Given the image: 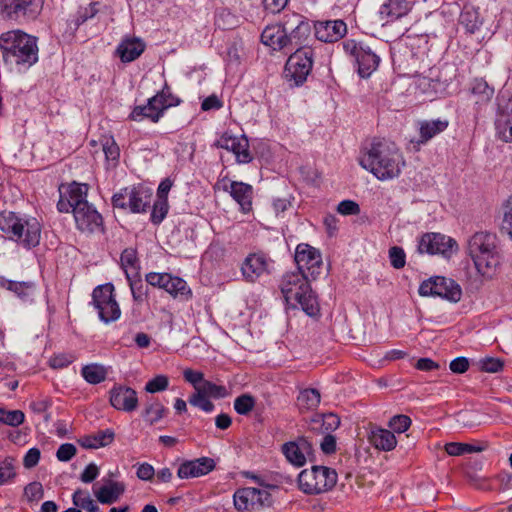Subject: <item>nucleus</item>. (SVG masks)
Wrapping results in <instances>:
<instances>
[{
    "mask_svg": "<svg viewBox=\"0 0 512 512\" xmlns=\"http://www.w3.org/2000/svg\"><path fill=\"white\" fill-rule=\"evenodd\" d=\"M311 33V26L304 16L286 13L275 24L268 25L261 34L262 43L273 50L296 49L285 65V77L295 85L302 84L313 66V51L302 46Z\"/></svg>",
    "mask_w": 512,
    "mask_h": 512,
    "instance_id": "obj_1",
    "label": "nucleus"
},
{
    "mask_svg": "<svg viewBox=\"0 0 512 512\" xmlns=\"http://www.w3.org/2000/svg\"><path fill=\"white\" fill-rule=\"evenodd\" d=\"M359 164L379 180L398 177L405 165L404 157L394 142L382 139L372 142L359 159Z\"/></svg>",
    "mask_w": 512,
    "mask_h": 512,
    "instance_id": "obj_2",
    "label": "nucleus"
},
{
    "mask_svg": "<svg viewBox=\"0 0 512 512\" xmlns=\"http://www.w3.org/2000/svg\"><path fill=\"white\" fill-rule=\"evenodd\" d=\"M0 49L5 63L30 67L38 61L37 38L22 30L2 33Z\"/></svg>",
    "mask_w": 512,
    "mask_h": 512,
    "instance_id": "obj_3",
    "label": "nucleus"
},
{
    "mask_svg": "<svg viewBox=\"0 0 512 512\" xmlns=\"http://www.w3.org/2000/svg\"><path fill=\"white\" fill-rule=\"evenodd\" d=\"M281 292L288 305L298 306L309 316L319 313V304L313 294L308 278L297 272L286 274L281 282Z\"/></svg>",
    "mask_w": 512,
    "mask_h": 512,
    "instance_id": "obj_4",
    "label": "nucleus"
},
{
    "mask_svg": "<svg viewBox=\"0 0 512 512\" xmlns=\"http://www.w3.org/2000/svg\"><path fill=\"white\" fill-rule=\"evenodd\" d=\"M468 251L477 271L483 276L490 277L500 263L498 238L494 233H475L468 242Z\"/></svg>",
    "mask_w": 512,
    "mask_h": 512,
    "instance_id": "obj_5",
    "label": "nucleus"
},
{
    "mask_svg": "<svg viewBox=\"0 0 512 512\" xmlns=\"http://www.w3.org/2000/svg\"><path fill=\"white\" fill-rule=\"evenodd\" d=\"M22 229H26L24 246L27 248L37 246L41 235V227L37 219L22 218L10 211L0 213V230L7 234L10 239L21 238Z\"/></svg>",
    "mask_w": 512,
    "mask_h": 512,
    "instance_id": "obj_6",
    "label": "nucleus"
},
{
    "mask_svg": "<svg viewBox=\"0 0 512 512\" xmlns=\"http://www.w3.org/2000/svg\"><path fill=\"white\" fill-rule=\"evenodd\" d=\"M337 483L335 470L325 466H312L298 476L299 488L306 494L316 495L331 490Z\"/></svg>",
    "mask_w": 512,
    "mask_h": 512,
    "instance_id": "obj_7",
    "label": "nucleus"
},
{
    "mask_svg": "<svg viewBox=\"0 0 512 512\" xmlns=\"http://www.w3.org/2000/svg\"><path fill=\"white\" fill-rule=\"evenodd\" d=\"M153 193L143 186H131L121 189L112 197L113 207L143 213L150 206Z\"/></svg>",
    "mask_w": 512,
    "mask_h": 512,
    "instance_id": "obj_8",
    "label": "nucleus"
},
{
    "mask_svg": "<svg viewBox=\"0 0 512 512\" xmlns=\"http://www.w3.org/2000/svg\"><path fill=\"white\" fill-rule=\"evenodd\" d=\"M42 7L43 0H0V16L15 22L34 20Z\"/></svg>",
    "mask_w": 512,
    "mask_h": 512,
    "instance_id": "obj_9",
    "label": "nucleus"
},
{
    "mask_svg": "<svg viewBox=\"0 0 512 512\" xmlns=\"http://www.w3.org/2000/svg\"><path fill=\"white\" fill-rule=\"evenodd\" d=\"M92 303L99 318L105 322H114L121 316L120 307L114 296V286L110 283L97 286L92 293Z\"/></svg>",
    "mask_w": 512,
    "mask_h": 512,
    "instance_id": "obj_10",
    "label": "nucleus"
},
{
    "mask_svg": "<svg viewBox=\"0 0 512 512\" xmlns=\"http://www.w3.org/2000/svg\"><path fill=\"white\" fill-rule=\"evenodd\" d=\"M419 294L421 296L441 297L450 302L456 303L461 299L462 290L454 280L436 276L431 277L420 284Z\"/></svg>",
    "mask_w": 512,
    "mask_h": 512,
    "instance_id": "obj_11",
    "label": "nucleus"
},
{
    "mask_svg": "<svg viewBox=\"0 0 512 512\" xmlns=\"http://www.w3.org/2000/svg\"><path fill=\"white\" fill-rule=\"evenodd\" d=\"M233 501L238 511H259L270 507L273 503L268 491L253 487L237 489L233 495Z\"/></svg>",
    "mask_w": 512,
    "mask_h": 512,
    "instance_id": "obj_12",
    "label": "nucleus"
},
{
    "mask_svg": "<svg viewBox=\"0 0 512 512\" xmlns=\"http://www.w3.org/2000/svg\"><path fill=\"white\" fill-rule=\"evenodd\" d=\"M295 262L299 270L298 273L312 279L317 278L323 265L319 250L306 243L297 245Z\"/></svg>",
    "mask_w": 512,
    "mask_h": 512,
    "instance_id": "obj_13",
    "label": "nucleus"
},
{
    "mask_svg": "<svg viewBox=\"0 0 512 512\" xmlns=\"http://www.w3.org/2000/svg\"><path fill=\"white\" fill-rule=\"evenodd\" d=\"M457 248L456 241L451 237L440 233H426L420 238L417 250L420 254H441L449 258Z\"/></svg>",
    "mask_w": 512,
    "mask_h": 512,
    "instance_id": "obj_14",
    "label": "nucleus"
},
{
    "mask_svg": "<svg viewBox=\"0 0 512 512\" xmlns=\"http://www.w3.org/2000/svg\"><path fill=\"white\" fill-rule=\"evenodd\" d=\"M218 148L231 151L238 163L246 164L252 160V156L249 151V142L245 136H232L228 133H224L216 142Z\"/></svg>",
    "mask_w": 512,
    "mask_h": 512,
    "instance_id": "obj_15",
    "label": "nucleus"
},
{
    "mask_svg": "<svg viewBox=\"0 0 512 512\" xmlns=\"http://www.w3.org/2000/svg\"><path fill=\"white\" fill-rule=\"evenodd\" d=\"M79 230L93 232L102 225V216L89 203H82L73 212Z\"/></svg>",
    "mask_w": 512,
    "mask_h": 512,
    "instance_id": "obj_16",
    "label": "nucleus"
},
{
    "mask_svg": "<svg viewBox=\"0 0 512 512\" xmlns=\"http://www.w3.org/2000/svg\"><path fill=\"white\" fill-rule=\"evenodd\" d=\"M215 468V462L209 457L188 460L180 464L177 476L180 479L196 478L207 475Z\"/></svg>",
    "mask_w": 512,
    "mask_h": 512,
    "instance_id": "obj_17",
    "label": "nucleus"
},
{
    "mask_svg": "<svg viewBox=\"0 0 512 512\" xmlns=\"http://www.w3.org/2000/svg\"><path fill=\"white\" fill-rule=\"evenodd\" d=\"M315 37L322 42H336L343 38L347 26L342 20H329L317 22L314 26Z\"/></svg>",
    "mask_w": 512,
    "mask_h": 512,
    "instance_id": "obj_18",
    "label": "nucleus"
},
{
    "mask_svg": "<svg viewBox=\"0 0 512 512\" xmlns=\"http://www.w3.org/2000/svg\"><path fill=\"white\" fill-rule=\"evenodd\" d=\"M110 403L117 410L132 412L138 406L137 393L130 387H114L110 391Z\"/></svg>",
    "mask_w": 512,
    "mask_h": 512,
    "instance_id": "obj_19",
    "label": "nucleus"
},
{
    "mask_svg": "<svg viewBox=\"0 0 512 512\" xmlns=\"http://www.w3.org/2000/svg\"><path fill=\"white\" fill-rule=\"evenodd\" d=\"M146 44L138 37H124L118 44L115 55L120 58L123 63H129L141 56L145 51Z\"/></svg>",
    "mask_w": 512,
    "mask_h": 512,
    "instance_id": "obj_20",
    "label": "nucleus"
},
{
    "mask_svg": "<svg viewBox=\"0 0 512 512\" xmlns=\"http://www.w3.org/2000/svg\"><path fill=\"white\" fill-rule=\"evenodd\" d=\"M268 270V262L264 255L258 253L249 254L241 266L244 279L254 282Z\"/></svg>",
    "mask_w": 512,
    "mask_h": 512,
    "instance_id": "obj_21",
    "label": "nucleus"
},
{
    "mask_svg": "<svg viewBox=\"0 0 512 512\" xmlns=\"http://www.w3.org/2000/svg\"><path fill=\"white\" fill-rule=\"evenodd\" d=\"M282 451L287 460L295 466H303L306 462V455L312 451V443L306 438H299L296 442L285 443Z\"/></svg>",
    "mask_w": 512,
    "mask_h": 512,
    "instance_id": "obj_22",
    "label": "nucleus"
},
{
    "mask_svg": "<svg viewBox=\"0 0 512 512\" xmlns=\"http://www.w3.org/2000/svg\"><path fill=\"white\" fill-rule=\"evenodd\" d=\"M120 261L121 266L129 281L133 298L138 299L139 296L136 295L135 291V285L137 284V282L133 281L134 278L138 277L140 268L136 249L126 248L121 254Z\"/></svg>",
    "mask_w": 512,
    "mask_h": 512,
    "instance_id": "obj_23",
    "label": "nucleus"
},
{
    "mask_svg": "<svg viewBox=\"0 0 512 512\" xmlns=\"http://www.w3.org/2000/svg\"><path fill=\"white\" fill-rule=\"evenodd\" d=\"M419 130V138L412 143H416L418 146L422 144H426L433 137L445 131L449 122L446 119H432V120H421L417 123Z\"/></svg>",
    "mask_w": 512,
    "mask_h": 512,
    "instance_id": "obj_24",
    "label": "nucleus"
},
{
    "mask_svg": "<svg viewBox=\"0 0 512 512\" xmlns=\"http://www.w3.org/2000/svg\"><path fill=\"white\" fill-rule=\"evenodd\" d=\"M225 190L229 191L231 197L239 204L242 212L248 213L252 210L253 188L251 185L232 181L229 188L225 187Z\"/></svg>",
    "mask_w": 512,
    "mask_h": 512,
    "instance_id": "obj_25",
    "label": "nucleus"
},
{
    "mask_svg": "<svg viewBox=\"0 0 512 512\" xmlns=\"http://www.w3.org/2000/svg\"><path fill=\"white\" fill-rule=\"evenodd\" d=\"M413 0H387L380 8L379 14L387 22L399 19L409 13Z\"/></svg>",
    "mask_w": 512,
    "mask_h": 512,
    "instance_id": "obj_26",
    "label": "nucleus"
},
{
    "mask_svg": "<svg viewBox=\"0 0 512 512\" xmlns=\"http://www.w3.org/2000/svg\"><path fill=\"white\" fill-rule=\"evenodd\" d=\"M368 439L373 447L386 452L392 451L397 445L394 433L380 427L371 428Z\"/></svg>",
    "mask_w": 512,
    "mask_h": 512,
    "instance_id": "obj_27",
    "label": "nucleus"
},
{
    "mask_svg": "<svg viewBox=\"0 0 512 512\" xmlns=\"http://www.w3.org/2000/svg\"><path fill=\"white\" fill-rule=\"evenodd\" d=\"M114 439L115 432L108 428L93 434L84 435L78 439V443L85 449H99L110 445Z\"/></svg>",
    "mask_w": 512,
    "mask_h": 512,
    "instance_id": "obj_28",
    "label": "nucleus"
},
{
    "mask_svg": "<svg viewBox=\"0 0 512 512\" xmlns=\"http://www.w3.org/2000/svg\"><path fill=\"white\" fill-rule=\"evenodd\" d=\"M496 126L501 139L512 142V98L505 105H499Z\"/></svg>",
    "mask_w": 512,
    "mask_h": 512,
    "instance_id": "obj_29",
    "label": "nucleus"
},
{
    "mask_svg": "<svg viewBox=\"0 0 512 512\" xmlns=\"http://www.w3.org/2000/svg\"><path fill=\"white\" fill-rule=\"evenodd\" d=\"M126 486L123 482L109 480L94 493L97 500L102 504H112L124 494Z\"/></svg>",
    "mask_w": 512,
    "mask_h": 512,
    "instance_id": "obj_30",
    "label": "nucleus"
},
{
    "mask_svg": "<svg viewBox=\"0 0 512 512\" xmlns=\"http://www.w3.org/2000/svg\"><path fill=\"white\" fill-rule=\"evenodd\" d=\"M358 66V74L362 78L369 77L378 67L380 58L367 46L360 50L355 60Z\"/></svg>",
    "mask_w": 512,
    "mask_h": 512,
    "instance_id": "obj_31",
    "label": "nucleus"
},
{
    "mask_svg": "<svg viewBox=\"0 0 512 512\" xmlns=\"http://www.w3.org/2000/svg\"><path fill=\"white\" fill-rule=\"evenodd\" d=\"M0 287L13 292L22 300L30 299L35 290V285L31 281L18 282L5 279L4 277H0Z\"/></svg>",
    "mask_w": 512,
    "mask_h": 512,
    "instance_id": "obj_32",
    "label": "nucleus"
},
{
    "mask_svg": "<svg viewBox=\"0 0 512 512\" xmlns=\"http://www.w3.org/2000/svg\"><path fill=\"white\" fill-rule=\"evenodd\" d=\"M459 21L471 34L475 33L482 25L478 9L469 4L464 5Z\"/></svg>",
    "mask_w": 512,
    "mask_h": 512,
    "instance_id": "obj_33",
    "label": "nucleus"
},
{
    "mask_svg": "<svg viewBox=\"0 0 512 512\" xmlns=\"http://www.w3.org/2000/svg\"><path fill=\"white\" fill-rule=\"evenodd\" d=\"M340 425V418L333 413L324 414L321 417L315 418L311 421V430H321L323 433H330L336 430Z\"/></svg>",
    "mask_w": 512,
    "mask_h": 512,
    "instance_id": "obj_34",
    "label": "nucleus"
},
{
    "mask_svg": "<svg viewBox=\"0 0 512 512\" xmlns=\"http://www.w3.org/2000/svg\"><path fill=\"white\" fill-rule=\"evenodd\" d=\"M87 190V185L78 183H73L66 188L64 193L72 204V212H75L80 204L88 203L86 200Z\"/></svg>",
    "mask_w": 512,
    "mask_h": 512,
    "instance_id": "obj_35",
    "label": "nucleus"
},
{
    "mask_svg": "<svg viewBox=\"0 0 512 512\" xmlns=\"http://www.w3.org/2000/svg\"><path fill=\"white\" fill-rule=\"evenodd\" d=\"M320 399V392L317 389L308 388L299 393L297 402L300 408L311 410L318 407Z\"/></svg>",
    "mask_w": 512,
    "mask_h": 512,
    "instance_id": "obj_36",
    "label": "nucleus"
},
{
    "mask_svg": "<svg viewBox=\"0 0 512 512\" xmlns=\"http://www.w3.org/2000/svg\"><path fill=\"white\" fill-rule=\"evenodd\" d=\"M81 374L88 383L95 385L106 379L107 371L102 365L89 364L82 368Z\"/></svg>",
    "mask_w": 512,
    "mask_h": 512,
    "instance_id": "obj_37",
    "label": "nucleus"
},
{
    "mask_svg": "<svg viewBox=\"0 0 512 512\" xmlns=\"http://www.w3.org/2000/svg\"><path fill=\"white\" fill-rule=\"evenodd\" d=\"M72 500L76 507L84 509L88 512H99V506L96 504L88 491L81 489L76 490L73 494Z\"/></svg>",
    "mask_w": 512,
    "mask_h": 512,
    "instance_id": "obj_38",
    "label": "nucleus"
},
{
    "mask_svg": "<svg viewBox=\"0 0 512 512\" xmlns=\"http://www.w3.org/2000/svg\"><path fill=\"white\" fill-rule=\"evenodd\" d=\"M165 291L174 297H182L184 299H189L191 297V290L187 286V283L182 278L176 276H171Z\"/></svg>",
    "mask_w": 512,
    "mask_h": 512,
    "instance_id": "obj_39",
    "label": "nucleus"
},
{
    "mask_svg": "<svg viewBox=\"0 0 512 512\" xmlns=\"http://www.w3.org/2000/svg\"><path fill=\"white\" fill-rule=\"evenodd\" d=\"M484 449L485 446H476L460 442H450L445 445V451L450 456H461L464 454L482 452Z\"/></svg>",
    "mask_w": 512,
    "mask_h": 512,
    "instance_id": "obj_40",
    "label": "nucleus"
},
{
    "mask_svg": "<svg viewBox=\"0 0 512 512\" xmlns=\"http://www.w3.org/2000/svg\"><path fill=\"white\" fill-rule=\"evenodd\" d=\"M198 391L201 394L214 399L225 398L228 395V391L225 386L217 385L208 380H205L204 383L199 386Z\"/></svg>",
    "mask_w": 512,
    "mask_h": 512,
    "instance_id": "obj_41",
    "label": "nucleus"
},
{
    "mask_svg": "<svg viewBox=\"0 0 512 512\" xmlns=\"http://www.w3.org/2000/svg\"><path fill=\"white\" fill-rule=\"evenodd\" d=\"M502 214L501 230L512 241V195L503 203Z\"/></svg>",
    "mask_w": 512,
    "mask_h": 512,
    "instance_id": "obj_42",
    "label": "nucleus"
},
{
    "mask_svg": "<svg viewBox=\"0 0 512 512\" xmlns=\"http://www.w3.org/2000/svg\"><path fill=\"white\" fill-rule=\"evenodd\" d=\"M130 118L134 121L142 120L143 118H148L152 122H158L160 119V113L152 110V107L149 103L144 106H136L130 114Z\"/></svg>",
    "mask_w": 512,
    "mask_h": 512,
    "instance_id": "obj_43",
    "label": "nucleus"
},
{
    "mask_svg": "<svg viewBox=\"0 0 512 512\" xmlns=\"http://www.w3.org/2000/svg\"><path fill=\"white\" fill-rule=\"evenodd\" d=\"M170 95H167L165 91H161L148 100V103L152 107V110L160 113V117L163 112L170 106L173 105L172 100L169 99Z\"/></svg>",
    "mask_w": 512,
    "mask_h": 512,
    "instance_id": "obj_44",
    "label": "nucleus"
},
{
    "mask_svg": "<svg viewBox=\"0 0 512 512\" xmlns=\"http://www.w3.org/2000/svg\"><path fill=\"white\" fill-rule=\"evenodd\" d=\"M164 413V406L160 402L154 401L146 406L144 410V417L152 425L162 419Z\"/></svg>",
    "mask_w": 512,
    "mask_h": 512,
    "instance_id": "obj_45",
    "label": "nucleus"
},
{
    "mask_svg": "<svg viewBox=\"0 0 512 512\" xmlns=\"http://www.w3.org/2000/svg\"><path fill=\"white\" fill-rule=\"evenodd\" d=\"M255 406V399L249 394H242L234 400V409L240 415H247Z\"/></svg>",
    "mask_w": 512,
    "mask_h": 512,
    "instance_id": "obj_46",
    "label": "nucleus"
},
{
    "mask_svg": "<svg viewBox=\"0 0 512 512\" xmlns=\"http://www.w3.org/2000/svg\"><path fill=\"white\" fill-rule=\"evenodd\" d=\"M16 475L14 459L7 457L0 461V485L7 483Z\"/></svg>",
    "mask_w": 512,
    "mask_h": 512,
    "instance_id": "obj_47",
    "label": "nucleus"
},
{
    "mask_svg": "<svg viewBox=\"0 0 512 512\" xmlns=\"http://www.w3.org/2000/svg\"><path fill=\"white\" fill-rule=\"evenodd\" d=\"M479 369L488 373H497L503 368V361L500 358L485 357L477 363Z\"/></svg>",
    "mask_w": 512,
    "mask_h": 512,
    "instance_id": "obj_48",
    "label": "nucleus"
},
{
    "mask_svg": "<svg viewBox=\"0 0 512 512\" xmlns=\"http://www.w3.org/2000/svg\"><path fill=\"white\" fill-rule=\"evenodd\" d=\"M188 401L192 406L198 407L205 412H212L214 410V404L209 400V397L201 394L199 391H195Z\"/></svg>",
    "mask_w": 512,
    "mask_h": 512,
    "instance_id": "obj_49",
    "label": "nucleus"
},
{
    "mask_svg": "<svg viewBox=\"0 0 512 512\" xmlns=\"http://www.w3.org/2000/svg\"><path fill=\"white\" fill-rule=\"evenodd\" d=\"M167 212H168L167 199H158L153 204V210L151 213V221L154 224L161 223L163 221V219L166 217Z\"/></svg>",
    "mask_w": 512,
    "mask_h": 512,
    "instance_id": "obj_50",
    "label": "nucleus"
},
{
    "mask_svg": "<svg viewBox=\"0 0 512 512\" xmlns=\"http://www.w3.org/2000/svg\"><path fill=\"white\" fill-rule=\"evenodd\" d=\"M169 385V379L165 375H157L146 383L145 390L149 393L164 391Z\"/></svg>",
    "mask_w": 512,
    "mask_h": 512,
    "instance_id": "obj_51",
    "label": "nucleus"
},
{
    "mask_svg": "<svg viewBox=\"0 0 512 512\" xmlns=\"http://www.w3.org/2000/svg\"><path fill=\"white\" fill-rule=\"evenodd\" d=\"M411 419L403 414L392 417L389 421V427L396 433H403L409 429Z\"/></svg>",
    "mask_w": 512,
    "mask_h": 512,
    "instance_id": "obj_52",
    "label": "nucleus"
},
{
    "mask_svg": "<svg viewBox=\"0 0 512 512\" xmlns=\"http://www.w3.org/2000/svg\"><path fill=\"white\" fill-rule=\"evenodd\" d=\"M171 274L169 273H156L150 272L146 275V281L148 284L154 287H159L165 290L167 283L171 279Z\"/></svg>",
    "mask_w": 512,
    "mask_h": 512,
    "instance_id": "obj_53",
    "label": "nucleus"
},
{
    "mask_svg": "<svg viewBox=\"0 0 512 512\" xmlns=\"http://www.w3.org/2000/svg\"><path fill=\"white\" fill-rule=\"evenodd\" d=\"M25 415L20 410L6 411L3 409L2 424L17 427L24 422Z\"/></svg>",
    "mask_w": 512,
    "mask_h": 512,
    "instance_id": "obj_54",
    "label": "nucleus"
},
{
    "mask_svg": "<svg viewBox=\"0 0 512 512\" xmlns=\"http://www.w3.org/2000/svg\"><path fill=\"white\" fill-rule=\"evenodd\" d=\"M24 495L29 501H38L42 499L44 496V490L41 483H29L24 489Z\"/></svg>",
    "mask_w": 512,
    "mask_h": 512,
    "instance_id": "obj_55",
    "label": "nucleus"
},
{
    "mask_svg": "<svg viewBox=\"0 0 512 512\" xmlns=\"http://www.w3.org/2000/svg\"><path fill=\"white\" fill-rule=\"evenodd\" d=\"M389 258L391 261V265L400 269L405 266V253L404 250L400 247L394 246L389 250Z\"/></svg>",
    "mask_w": 512,
    "mask_h": 512,
    "instance_id": "obj_56",
    "label": "nucleus"
},
{
    "mask_svg": "<svg viewBox=\"0 0 512 512\" xmlns=\"http://www.w3.org/2000/svg\"><path fill=\"white\" fill-rule=\"evenodd\" d=\"M77 449L71 443H64L60 445L56 452V457L59 461L67 462L76 455Z\"/></svg>",
    "mask_w": 512,
    "mask_h": 512,
    "instance_id": "obj_57",
    "label": "nucleus"
},
{
    "mask_svg": "<svg viewBox=\"0 0 512 512\" xmlns=\"http://www.w3.org/2000/svg\"><path fill=\"white\" fill-rule=\"evenodd\" d=\"M337 212L344 216L357 215L360 213V207L353 200H343L338 204Z\"/></svg>",
    "mask_w": 512,
    "mask_h": 512,
    "instance_id": "obj_58",
    "label": "nucleus"
},
{
    "mask_svg": "<svg viewBox=\"0 0 512 512\" xmlns=\"http://www.w3.org/2000/svg\"><path fill=\"white\" fill-rule=\"evenodd\" d=\"M184 379L193 385L195 391H198L199 386L204 383V375L202 372L194 371L192 369H186L183 373Z\"/></svg>",
    "mask_w": 512,
    "mask_h": 512,
    "instance_id": "obj_59",
    "label": "nucleus"
},
{
    "mask_svg": "<svg viewBox=\"0 0 512 512\" xmlns=\"http://www.w3.org/2000/svg\"><path fill=\"white\" fill-rule=\"evenodd\" d=\"M136 475L140 480L151 481L155 475L154 467L149 463L139 464Z\"/></svg>",
    "mask_w": 512,
    "mask_h": 512,
    "instance_id": "obj_60",
    "label": "nucleus"
},
{
    "mask_svg": "<svg viewBox=\"0 0 512 512\" xmlns=\"http://www.w3.org/2000/svg\"><path fill=\"white\" fill-rule=\"evenodd\" d=\"M40 455L41 453L38 448L29 449L23 459L24 467L28 469L35 467L40 460Z\"/></svg>",
    "mask_w": 512,
    "mask_h": 512,
    "instance_id": "obj_61",
    "label": "nucleus"
},
{
    "mask_svg": "<svg viewBox=\"0 0 512 512\" xmlns=\"http://www.w3.org/2000/svg\"><path fill=\"white\" fill-rule=\"evenodd\" d=\"M99 475V469L96 464L90 463L82 472L80 479L84 483H91Z\"/></svg>",
    "mask_w": 512,
    "mask_h": 512,
    "instance_id": "obj_62",
    "label": "nucleus"
},
{
    "mask_svg": "<svg viewBox=\"0 0 512 512\" xmlns=\"http://www.w3.org/2000/svg\"><path fill=\"white\" fill-rule=\"evenodd\" d=\"M103 151L108 160L115 161L119 157V148L113 140H107L103 144Z\"/></svg>",
    "mask_w": 512,
    "mask_h": 512,
    "instance_id": "obj_63",
    "label": "nucleus"
},
{
    "mask_svg": "<svg viewBox=\"0 0 512 512\" xmlns=\"http://www.w3.org/2000/svg\"><path fill=\"white\" fill-rule=\"evenodd\" d=\"M450 370L453 373H464L469 368V361L465 357H458L450 362Z\"/></svg>",
    "mask_w": 512,
    "mask_h": 512,
    "instance_id": "obj_64",
    "label": "nucleus"
}]
</instances>
